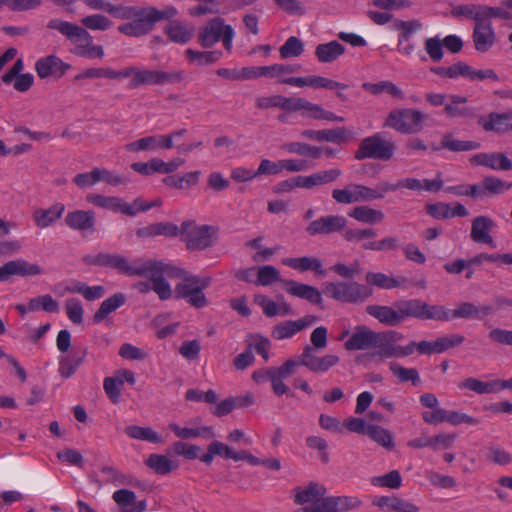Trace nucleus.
Wrapping results in <instances>:
<instances>
[{"instance_id": "obj_51", "label": "nucleus", "mask_w": 512, "mask_h": 512, "mask_svg": "<svg viewBox=\"0 0 512 512\" xmlns=\"http://www.w3.org/2000/svg\"><path fill=\"white\" fill-rule=\"evenodd\" d=\"M422 320L449 321L451 320V310L443 305H431L424 302Z\"/></svg>"}, {"instance_id": "obj_17", "label": "nucleus", "mask_w": 512, "mask_h": 512, "mask_svg": "<svg viewBox=\"0 0 512 512\" xmlns=\"http://www.w3.org/2000/svg\"><path fill=\"white\" fill-rule=\"evenodd\" d=\"M459 389L469 390L477 394H491L504 389L512 390V377L506 380H492L483 382L477 378L469 377L458 384Z\"/></svg>"}, {"instance_id": "obj_34", "label": "nucleus", "mask_w": 512, "mask_h": 512, "mask_svg": "<svg viewBox=\"0 0 512 512\" xmlns=\"http://www.w3.org/2000/svg\"><path fill=\"white\" fill-rule=\"evenodd\" d=\"M280 108L289 112L303 111V114L318 117L320 107L312 105L309 101L304 98L284 97L281 95Z\"/></svg>"}, {"instance_id": "obj_23", "label": "nucleus", "mask_w": 512, "mask_h": 512, "mask_svg": "<svg viewBox=\"0 0 512 512\" xmlns=\"http://www.w3.org/2000/svg\"><path fill=\"white\" fill-rule=\"evenodd\" d=\"M449 79L464 77L472 81H482L491 79L497 81L499 78L492 69L475 70L465 62H457L449 66Z\"/></svg>"}, {"instance_id": "obj_39", "label": "nucleus", "mask_w": 512, "mask_h": 512, "mask_svg": "<svg viewBox=\"0 0 512 512\" xmlns=\"http://www.w3.org/2000/svg\"><path fill=\"white\" fill-rule=\"evenodd\" d=\"M424 301L420 299H405L395 302V307L399 310L401 323L407 318L422 320Z\"/></svg>"}, {"instance_id": "obj_22", "label": "nucleus", "mask_w": 512, "mask_h": 512, "mask_svg": "<svg viewBox=\"0 0 512 512\" xmlns=\"http://www.w3.org/2000/svg\"><path fill=\"white\" fill-rule=\"evenodd\" d=\"M42 274V268L37 264L29 263L24 259L6 262L0 267V282H5L10 276H36Z\"/></svg>"}, {"instance_id": "obj_62", "label": "nucleus", "mask_w": 512, "mask_h": 512, "mask_svg": "<svg viewBox=\"0 0 512 512\" xmlns=\"http://www.w3.org/2000/svg\"><path fill=\"white\" fill-rule=\"evenodd\" d=\"M65 310L68 319L74 324L83 322L84 309L81 301L77 298H69L65 301Z\"/></svg>"}, {"instance_id": "obj_45", "label": "nucleus", "mask_w": 512, "mask_h": 512, "mask_svg": "<svg viewBox=\"0 0 512 512\" xmlns=\"http://www.w3.org/2000/svg\"><path fill=\"white\" fill-rule=\"evenodd\" d=\"M349 216L356 219L357 221L368 224L381 222L385 217L382 211L370 208L368 206L355 207L351 212H349Z\"/></svg>"}, {"instance_id": "obj_49", "label": "nucleus", "mask_w": 512, "mask_h": 512, "mask_svg": "<svg viewBox=\"0 0 512 512\" xmlns=\"http://www.w3.org/2000/svg\"><path fill=\"white\" fill-rule=\"evenodd\" d=\"M29 312L44 310L49 313H56L59 311V305L51 295L45 294L35 298H31L28 301Z\"/></svg>"}, {"instance_id": "obj_4", "label": "nucleus", "mask_w": 512, "mask_h": 512, "mask_svg": "<svg viewBox=\"0 0 512 512\" xmlns=\"http://www.w3.org/2000/svg\"><path fill=\"white\" fill-rule=\"evenodd\" d=\"M181 282L174 288L176 299L185 300L190 306L196 309H202L209 305L204 290L211 284L210 277H199L183 270Z\"/></svg>"}, {"instance_id": "obj_47", "label": "nucleus", "mask_w": 512, "mask_h": 512, "mask_svg": "<svg viewBox=\"0 0 512 512\" xmlns=\"http://www.w3.org/2000/svg\"><path fill=\"white\" fill-rule=\"evenodd\" d=\"M422 26V23L416 19L410 21L395 20L393 23V29L399 31L398 42H400V45L409 42L412 34L421 30Z\"/></svg>"}, {"instance_id": "obj_50", "label": "nucleus", "mask_w": 512, "mask_h": 512, "mask_svg": "<svg viewBox=\"0 0 512 512\" xmlns=\"http://www.w3.org/2000/svg\"><path fill=\"white\" fill-rule=\"evenodd\" d=\"M379 445L392 449L394 447L393 436L390 431L376 425H368L366 434Z\"/></svg>"}, {"instance_id": "obj_60", "label": "nucleus", "mask_w": 512, "mask_h": 512, "mask_svg": "<svg viewBox=\"0 0 512 512\" xmlns=\"http://www.w3.org/2000/svg\"><path fill=\"white\" fill-rule=\"evenodd\" d=\"M256 274V285L268 286L274 282L281 280L279 271L274 266L271 265L259 267Z\"/></svg>"}, {"instance_id": "obj_11", "label": "nucleus", "mask_w": 512, "mask_h": 512, "mask_svg": "<svg viewBox=\"0 0 512 512\" xmlns=\"http://www.w3.org/2000/svg\"><path fill=\"white\" fill-rule=\"evenodd\" d=\"M294 366L295 363L293 361H286L280 367L258 369L252 373V379L258 384L270 381L272 391L277 396L283 394H290L292 396L293 394L290 393V389L283 380L292 375Z\"/></svg>"}, {"instance_id": "obj_28", "label": "nucleus", "mask_w": 512, "mask_h": 512, "mask_svg": "<svg viewBox=\"0 0 512 512\" xmlns=\"http://www.w3.org/2000/svg\"><path fill=\"white\" fill-rule=\"evenodd\" d=\"M324 491L322 490V494ZM361 505V500L352 496H330L322 495V512H345Z\"/></svg>"}, {"instance_id": "obj_59", "label": "nucleus", "mask_w": 512, "mask_h": 512, "mask_svg": "<svg viewBox=\"0 0 512 512\" xmlns=\"http://www.w3.org/2000/svg\"><path fill=\"white\" fill-rule=\"evenodd\" d=\"M83 26L90 30L105 31L113 26V22L105 15L92 14L82 18Z\"/></svg>"}, {"instance_id": "obj_53", "label": "nucleus", "mask_w": 512, "mask_h": 512, "mask_svg": "<svg viewBox=\"0 0 512 512\" xmlns=\"http://www.w3.org/2000/svg\"><path fill=\"white\" fill-rule=\"evenodd\" d=\"M322 89L326 90L325 94L322 93V97L328 98L329 96H335L340 101L348 100L345 94L348 85L345 83L322 77Z\"/></svg>"}, {"instance_id": "obj_21", "label": "nucleus", "mask_w": 512, "mask_h": 512, "mask_svg": "<svg viewBox=\"0 0 512 512\" xmlns=\"http://www.w3.org/2000/svg\"><path fill=\"white\" fill-rule=\"evenodd\" d=\"M470 163L496 171L512 170V161L502 152H482L470 157Z\"/></svg>"}, {"instance_id": "obj_29", "label": "nucleus", "mask_w": 512, "mask_h": 512, "mask_svg": "<svg viewBox=\"0 0 512 512\" xmlns=\"http://www.w3.org/2000/svg\"><path fill=\"white\" fill-rule=\"evenodd\" d=\"M115 503L123 508V512H144L147 504L145 500L136 501L135 492L128 489H120L112 495Z\"/></svg>"}, {"instance_id": "obj_15", "label": "nucleus", "mask_w": 512, "mask_h": 512, "mask_svg": "<svg viewBox=\"0 0 512 512\" xmlns=\"http://www.w3.org/2000/svg\"><path fill=\"white\" fill-rule=\"evenodd\" d=\"M311 342L313 346H306L303 353L297 358H291L288 361H293L295 366L292 370V375L296 372L299 366H305L313 372L320 371V327L313 330L311 334Z\"/></svg>"}, {"instance_id": "obj_14", "label": "nucleus", "mask_w": 512, "mask_h": 512, "mask_svg": "<svg viewBox=\"0 0 512 512\" xmlns=\"http://www.w3.org/2000/svg\"><path fill=\"white\" fill-rule=\"evenodd\" d=\"M332 197L337 203L351 204L383 198L375 189L359 184H349L343 189H334Z\"/></svg>"}, {"instance_id": "obj_26", "label": "nucleus", "mask_w": 512, "mask_h": 512, "mask_svg": "<svg viewBox=\"0 0 512 512\" xmlns=\"http://www.w3.org/2000/svg\"><path fill=\"white\" fill-rule=\"evenodd\" d=\"M65 225L75 231H93L95 228L96 217L92 210H74L66 214L64 218Z\"/></svg>"}, {"instance_id": "obj_5", "label": "nucleus", "mask_w": 512, "mask_h": 512, "mask_svg": "<svg viewBox=\"0 0 512 512\" xmlns=\"http://www.w3.org/2000/svg\"><path fill=\"white\" fill-rule=\"evenodd\" d=\"M216 229L209 225H197L195 221H184L179 228L181 241L190 251L205 250L212 246Z\"/></svg>"}, {"instance_id": "obj_8", "label": "nucleus", "mask_w": 512, "mask_h": 512, "mask_svg": "<svg viewBox=\"0 0 512 512\" xmlns=\"http://www.w3.org/2000/svg\"><path fill=\"white\" fill-rule=\"evenodd\" d=\"M425 115L418 109L404 108L391 111L384 126L401 134H417L423 129Z\"/></svg>"}, {"instance_id": "obj_16", "label": "nucleus", "mask_w": 512, "mask_h": 512, "mask_svg": "<svg viewBox=\"0 0 512 512\" xmlns=\"http://www.w3.org/2000/svg\"><path fill=\"white\" fill-rule=\"evenodd\" d=\"M477 123L485 132L499 135L511 133L512 111L502 113L490 112L485 116H480Z\"/></svg>"}, {"instance_id": "obj_10", "label": "nucleus", "mask_w": 512, "mask_h": 512, "mask_svg": "<svg viewBox=\"0 0 512 512\" xmlns=\"http://www.w3.org/2000/svg\"><path fill=\"white\" fill-rule=\"evenodd\" d=\"M144 260L145 259L143 258H138L131 262L128 258L120 254L104 252L98 253L93 257L85 258V262L90 265L115 269L118 272L130 277L137 276V274H142L140 268Z\"/></svg>"}, {"instance_id": "obj_2", "label": "nucleus", "mask_w": 512, "mask_h": 512, "mask_svg": "<svg viewBox=\"0 0 512 512\" xmlns=\"http://www.w3.org/2000/svg\"><path fill=\"white\" fill-rule=\"evenodd\" d=\"M46 27L51 30H57L68 40L82 39L85 41V44L78 45L74 50V54L79 57L102 59L105 55L103 47L92 44V36L83 27L75 23L53 18L48 21Z\"/></svg>"}, {"instance_id": "obj_41", "label": "nucleus", "mask_w": 512, "mask_h": 512, "mask_svg": "<svg viewBox=\"0 0 512 512\" xmlns=\"http://www.w3.org/2000/svg\"><path fill=\"white\" fill-rule=\"evenodd\" d=\"M365 280L367 282L366 286H376L381 289L397 288L400 287L404 282H406L405 278L399 280L397 278L388 276L381 272H368L366 274Z\"/></svg>"}, {"instance_id": "obj_36", "label": "nucleus", "mask_w": 512, "mask_h": 512, "mask_svg": "<svg viewBox=\"0 0 512 512\" xmlns=\"http://www.w3.org/2000/svg\"><path fill=\"white\" fill-rule=\"evenodd\" d=\"M126 296L123 293H115L109 298L105 299L98 310L93 315V322L98 324L103 322L109 314L115 312L118 308L124 305Z\"/></svg>"}, {"instance_id": "obj_31", "label": "nucleus", "mask_w": 512, "mask_h": 512, "mask_svg": "<svg viewBox=\"0 0 512 512\" xmlns=\"http://www.w3.org/2000/svg\"><path fill=\"white\" fill-rule=\"evenodd\" d=\"M283 284L285 291L294 297L305 299L311 303L320 302V292L313 286L299 283L294 280H285L283 281Z\"/></svg>"}, {"instance_id": "obj_52", "label": "nucleus", "mask_w": 512, "mask_h": 512, "mask_svg": "<svg viewBox=\"0 0 512 512\" xmlns=\"http://www.w3.org/2000/svg\"><path fill=\"white\" fill-rule=\"evenodd\" d=\"M362 86L366 91H369L374 95L386 92L393 97L403 98V91L391 81H381L378 83H364Z\"/></svg>"}, {"instance_id": "obj_25", "label": "nucleus", "mask_w": 512, "mask_h": 512, "mask_svg": "<svg viewBox=\"0 0 512 512\" xmlns=\"http://www.w3.org/2000/svg\"><path fill=\"white\" fill-rule=\"evenodd\" d=\"M316 320L317 317L306 315L295 321L282 322L273 328L272 337L277 340L291 338L297 332L310 327L314 322H316Z\"/></svg>"}, {"instance_id": "obj_3", "label": "nucleus", "mask_w": 512, "mask_h": 512, "mask_svg": "<svg viewBox=\"0 0 512 512\" xmlns=\"http://www.w3.org/2000/svg\"><path fill=\"white\" fill-rule=\"evenodd\" d=\"M140 270L142 274H137V277L149 278L153 291L161 300H168L172 296L171 286L166 281L165 276L178 278L182 277L183 274V269L153 259H145Z\"/></svg>"}, {"instance_id": "obj_9", "label": "nucleus", "mask_w": 512, "mask_h": 512, "mask_svg": "<svg viewBox=\"0 0 512 512\" xmlns=\"http://www.w3.org/2000/svg\"><path fill=\"white\" fill-rule=\"evenodd\" d=\"M323 292L326 296L346 303H360L368 299L373 290L357 282H331L326 284Z\"/></svg>"}, {"instance_id": "obj_13", "label": "nucleus", "mask_w": 512, "mask_h": 512, "mask_svg": "<svg viewBox=\"0 0 512 512\" xmlns=\"http://www.w3.org/2000/svg\"><path fill=\"white\" fill-rule=\"evenodd\" d=\"M293 502L301 506L295 512H320V487L317 482L296 486L291 491Z\"/></svg>"}, {"instance_id": "obj_20", "label": "nucleus", "mask_w": 512, "mask_h": 512, "mask_svg": "<svg viewBox=\"0 0 512 512\" xmlns=\"http://www.w3.org/2000/svg\"><path fill=\"white\" fill-rule=\"evenodd\" d=\"M379 333L369 329L365 325L357 326L351 336L345 342V348L349 351L374 349L378 343Z\"/></svg>"}, {"instance_id": "obj_63", "label": "nucleus", "mask_w": 512, "mask_h": 512, "mask_svg": "<svg viewBox=\"0 0 512 512\" xmlns=\"http://www.w3.org/2000/svg\"><path fill=\"white\" fill-rule=\"evenodd\" d=\"M87 201L97 207L105 208L114 212H118L120 198L107 197L100 194H90L87 196Z\"/></svg>"}, {"instance_id": "obj_46", "label": "nucleus", "mask_w": 512, "mask_h": 512, "mask_svg": "<svg viewBox=\"0 0 512 512\" xmlns=\"http://www.w3.org/2000/svg\"><path fill=\"white\" fill-rule=\"evenodd\" d=\"M389 370L400 383L411 382L414 386H418L421 383L416 368H405L397 362H391L389 364Z\"/></svg>"}, {"instance_id": "obj_6", "label": "nucleus", "mask_w": 512, "mask_h": 512, "mask_svg": "<svg viewBox=\"0 0 512 512\" xmlns=\"http://www.w3.org/2000/svg\"><path fill=\"white\" fill-rule=\"evenodd\" d=\"M234 30L231 25L225 24L221 17H216L207 22L198 32V42L203 48H211L222 40L227 51L232 49Z\"/></svg>"}, {"instance_id": "obj_64", "label": "nucleus", "mask_w": 512, "mask_h": 512, "mask_svg": "<svg viewBox=\"0 0 512 512\" xmlns=\"http://www.w3.org/2000/svg\"><path fill=\"white\" fill-rule=\"evenodd\" d=\"M346 218L340 215L322 217V234L339 232L346 227Z\"/></svg>"}, {"instance_id": "obj_58", "label": "nucleus", "mask_w": 512, "mask_h": 512, "mask_svg": "<svg viewBox=\"0 0 512 512\" xmlns=\"http://www.w3.org/2000/svg\"><path fill=\"white\" fill-rule=\"evenodd\" d=\"M282 149L288 153H294L301 156H310L315 159L320 157V148L302 142L285 143L282 145Z\"/></svg>"}, {"instance_id": "obj_48", "label": "nucleus", "mask_w": 512, "mask_h": 512, "mask_svg": "<svg viewBox=\"0 0 512 512\" xmlns=\"http://www.w3.org/2000/svg\"><path fill=\"white\" fill-rule=\"evenodd\" d=\"M86 354L87 350L84 349L79 356H66L61 358L59 361L60 375L65 379L70 378L76 372L77 368L84 362Z\"/></svg>"}, {"instance_id": "obj_54", "label": "nucleus", "mask_w": 512, "mask_h": 512, "mask_svg": "<svg viewBox=\"0 0 512 512\" xmlns=\"http://www.w3.org/2000/svg\"><path fill=\"white\" fill-rule=\"evenodd\" d=\"M373 486L398 489L402 485V477L398 470H392L384 475L371 478Z\"/></svg>"}, {"instance_id": "obj_55", "label": "nucleus", "mask_w": 512, "mask_h": 512, "mask_svg": "<svg viewBox=\"0 0 512 512\" xmlns=\"http://www.w3.org/2000/svg\"><path fill=\"white\" fill-rule=\"evenodd\" d=\"M169 428L181 439L196 438L204 434H209V437H214L213 429L211 427L181 428L176 423H170Z\"/></svg>"}, {"instance_id": "obj_27", "label": "nucleus", "mask_w": 512, "mask_h": 512, "mask_svg": "<svg viewBox=\"0 0 512 512\" xmlns=\"http://www.w3.org/2000/svg\"><path fill=\"white\" fill-rule=\"evenodd\" d=\"M65 211V205L63 203L57 202L51 205L50 207L37 208L33 211V221L34 224L40 228L45 229L52 226L59 220Z\"/></svg>"}, {"instance_id": "obj_24", "label": "nucleus", "mask_w": 512, "mask_h": 512, "mask_svg": "<svg viewBox=\"0 0 512 512\" xmlns=\"http://www.w3.org/2000/svg\"><path fill=\"white\" fill-rule=\"evenodd\" d=\"M402 338L403 335L397 331L380 332L372 356L381 359L398 358V345H395L394 342Z\"/></svg>"}, {"instance_id": "obj_57", "label": "nucleus", "mask_w": 512, "mask_h": 512, "mask_svg": "<svg viewBox=\"0 0 512 512\" xmlns=\"http://www.w3.org/2000/svg\"><path fill=\"white\" fill-rule=\"evenodd\" d=\"M303 51V42L295 36L289 37L279 48V54L282 59L298 57L303 53Z\"/></svg>"}, {"instance_id": "obj_1", "label": "nucleus", "mask_w": 512, "mask_h": 512, "mask_svg": "<svg viewBox=\"0 0 512 512\" xmlns=\"http://www.w3.org/2000/svg\"><path fill=\"white\" fill-rule=\"evenodd\" d=\"M93 10H103L116 19L126 21L117 27L119 33L133 38L143 37L154 30L156 24L174 18L178 11L173 6L162 10L154 6L115 5L106 0H84Z\"/></svg>"}, {"instance_id": "obj_19", "label": "nucleus", "mask_w": 512, "mask_h": 512, "mask_svg": "<svg viewBox=\"0 0 512 512\" xmlns=\"http://www.w3.org/2000/svg\"><path fill=\"white\" fill-rule=\"evenodd\" d=\"M70 69L71 65L63 62L56 55L41 57L35 63V71L41 79L48 77L61 78Z\"/></svg>"}, {"instance_id": "obj_7", "label": "nucleus", "mask_w": 512, "mask_h": 512, "mask_svg": "<svg viewBox=\"0 0 512 512\" xmlns=\"http://www.w3.org/2000/svg\"><path fill=\"white\" fill-rule=\"evenodd\" d=\"M395 151V143L386 139L383 133H376L372 136L364 138L355 153V158L376 159L382 161L390 160Z\"/></svg>"}, {"instance_id": "obj_32", "label": "nucleus", "mask_w": 512, "mask_h": 512, "mask_svg": "<svg viewBox=\"0 0 512 512\" xmlns=\"http://www.w3.org/2000/svg\"><path fill=\"white\" fill-rule=\"evenodd\" d=\"M473 42L478 52H487L495 42V33L492 24H475L473 29Z\"/></svg>"}, {"instance_id": "obj_40", "label": "nucleus", "mask_w": 512, "mask_h": 512, "mask_svg": "<svg viewBox=\"0 0 512 512\" xmlns=\"http://www.w3.org/2000/svg\"><path fill=\"white\" fill-rule=\"evenodd\" d=\"M200 175H201V172L196 170V171L187 172L182 176H179V175L167 176L162 180V182L168 187L183 190V189H188L192 186L197 185L199 182Z\"/></svg>"}, {"instance_id": "obj_56", "label": "nucleus", "mask_w": 512, "mask_h": 512, "mask_svg": "<svg viewBox=\"0 0 512 512\" xmlns=\"http://www.w3.org/2000/svg\"><path fill=\"white\" fill-rule=\"evenodd\" d=\"M442 148L453 152L470 151L480 147V143L475 141H461L454 139L451 135H445L441 141Z\"/></svg>"}, {"instance_id": "obj_42", "label": "nucleus", "mask_w": 512, "mask_h": 512, "mask_svg": "<svg viewBox=\"0 0 512 512\" xmlns=\"http://www.w3.org/2000/svg\"><path fill=\"white\" fill-rule=\"evenodd\" d=\"M220 50L214 51H198L193 49H187L185 56L190 63H196L199 66L210 65L219 61L222 57Z\"/></svg>"}, {"instance_id": "obj_44", "label": "nucleus", "mask_w": 512, "mask_h": 512, "mask_svg": "<svg viewBox=\"0 0 512 512\" xmlns=\"http://www.w3.org/2000/svg\"><path fill=\"white\" fill-rule=\"evenodd\" d=\"M282 264L299 272H320V260L313 257L284 258Z\"/></svg>"}, {"instance_id": "obj_35", "label": "nucleus", "mask_w": 512, "mask_h": 512, "mask_svg": "<svg viewBox=\"0 0 512 512\" xmlns=\"http://www.w3.org/2000/svg\"><path fill=\"white\" fill-rule=\"evenodd\" d=\"M195 29L193 25L184 24L178 21L170 22L165 27V33L169 39L178 44L188 43L194 36Z\"/></svg>"}, {"instance_id": "obj_43", "label": "nucleus", "mask_w": 512, "mask_h": 512, "mask_svg": "<svg viewBox=\"0 0 512 512\" xmlns=\"http://www.w3.org/2000/svg\"><path fill=\"white\" fill-rule=\"evenodd\" d=\"M124 432L132 439L148 441L151 443L163 442L162 437L150 427L130 425L125 428Z\"/></svg>"}, {"instance_id": "obj_38", "label": "nucleus", "mask_w": 512, "mask_h": 512, "mask_svg": "<svg viewBox=\"0 0 512 512\" xmlns=\"http://www.w3.org/2000/svg\"><path fill=\"white\" fill-rule=\"evenodd\" d=\"M477 186L480 190L479 199H483L489 195L502 194L512 187V183H506L496 176H487Z\"/></svg>"}, {"instance_id": "obj_37", "label": "nucleus", "mask_w": 512, "mask_h": 512, "mask_svg": "<svg viewBox=\"0 0 512 512\" xmlns=\"http://www.w3.org/2000/svg\"><path fill=\"white\" fill-rule=\"evenodd\" d=\"M145 465L158 475H166L178 468V462L166 455L150 454L144 461Z\"/></svg>"}, {"instance_id": "obj_12", "label": "nucleus", "mask_w": 512, "mask_h": 512, "mask_svg": "<svg viewBox=\"0 0 512 512\" xmlns=\"http://www.w3.org/2000/svg\"><path fill=\"white\" fill-rule=\"evenodd\" d=\"M185 72L139 69L135 78L129 83V88H137L146 85L175 84L184 81Z\"/></svg>"}, {"instance_id": "obj_30", "label": "nucleus", "mask_w": 512, "mask_h": 512, "mask_svg": "<svg viewBox=\"0 0 512 512\" xmlns=\"http://www.w3.org/2000/svg\"><path fill=\"white\" fill-rule=\"evenodd\" d=\"M366 312L376 318L380 323L387 326H398L401 324V317L398 308L382 305H369L366 307Z\"/></svg>"}, {"instance_id": "obj_33", "label": "nucleus", "mask_w": 512, "mask_h": 512, "mask_svg": "<svg viewBox=\"0 0 512 512\" xmlns=\"http://www.w3.org/2000/svg\"><path fill=\"white\" fill-rule=\"evenodd\" d=\"M179 234V227L170 222H159L153 223L148 226L139 228L136 231V235L138 238H150L158 235H163L165 237H176Z\"/></svg>"}, {"instance_id": "obj_18", "label": "nucleus", "mask_w": 512, "mask_h": 512, "mask_svg": "<svg viewBox=\"0 0 512 512\" xmlns=\"http://www.w3.org/2000/svg\"><path fill=\"white\" fill-rule=\"evenodd\" d=\"M495 227L496 223L492 218L485 215L477 216L471 222L470 238L475 243L486 244L495 248L496 243L491 235Z\"/></svg>"}, {"instance_id": "obj_61", "label": "nucleus", "mask_w": 512, "mask_h": 512, "mask_svg": "<svg viewBox=\"0 0 512 512\" xmlns=\"http://www.w3.org/2000/svg\"><path fill=\"white\" fill-rule=\"evenodd\" d=\"M123 386V379L121 377H106L103 382V388L108 398L117 404L121 398V387Z\"/></svg>"}]
</instances>
